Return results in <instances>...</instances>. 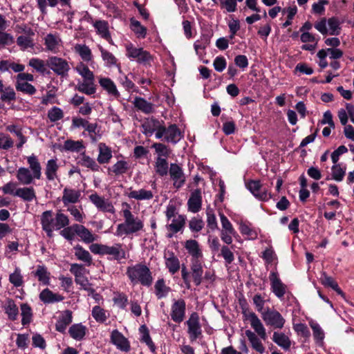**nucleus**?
Listing matches in <instances>:
<instances>
[{"mask_svg":"<svg viewBox=\"0 0 354 354\" xmlns=\"http://www.w3.org/2000/svg\"><path fill=\"white\" fill-rule=\"evenodd\" d=\"M33 36L20 35L17 39V44L21 50H26L29 48H33L35 43L32 39Z\"/></svg>","mask_w":354,"mask_h":354,"instance_id":"49530a36","label":"nucleus"},{"mask_svg":"<svg viewBox=\"0 0 354 354\" xmlns=\"http://www.w3.org/2000/svg\"><path fill=\"white\" fill-rule=\"evenodd\" d=\"M46 64L57 75L66 77L70 71L68 62L59 57L51 56L47 59Z\"/></svg>","mask_w":354,"mask_h":354,"instance_id":"1a4fd4ad","label":"nucleus"},{"mask_svg":"<svg viewBox=\"0 0 354 354\" xmlns=\"http://www.w3.org/2000/svg\"><path fill=\"white\" fill-rule=\"evenodd\" d=\"M86 328L81 324H76L72 325L68 333L70 335L76 340H80L83 339L86 334Z\"/></svg>","mask_w":354,"mask_h":354,"instance_id":"ea45409f","label":"nucleus"},{"mask_svg":"<svg viewBox=\"0 0 354 354\" xmlns=\"http://www.w3.org/2000/svg\"><path fill=\"white\" fill-rule=\"evenodd\" d=\"M91 252L95 254L109 255L118 261L126 259L129 257L128 252L125 250L122 243H118L113 245H107L100 243H92L89 246Z\"/></svg>","mask_w":354,"mask_h":354,"instance_id":"7ed1b4c3","label":"nucleus"},{"mask_svg":"<svg viewBox=\"0 0 354 354\" xmlns=\"http://www.w3.org/2000/svg\"><path fill=\"white\" fill-rule=\"evenodd\" d=\"M155 170L160 176H165L168 172V163L167 159L156 158L155 162Z\"/></svg>","mask_w":354,"mask_h":354,"instance_id":"5fc2aeb1","label":"nucleus"},{"mask_svg":"<svg viewBox=\"0 0 354 354\" xmlns=\"http://www.w3.org/2000/svg\"><path fill=\"white\" fill-rule=\"evenodd\" d=\"M321 281L322 284L325 286L330 287L339 295L342 294V291L339 288L337 282L331 277L327 275L325 272L322 274Z\"/></svg>","mask_w":354,"mask_h":354,"instance_id":"864d4df0","label":"nucleus"},{"mask_svg":"<svg viewBox=\"0 0 354 354\" xmlns=\"http://www.w3.org/2000/svg\"><path fill=\"white\" fill-rule=\"evenodd\" d=\"M39 299L44 303L50 304L61 301L64 299V297L59 294L53 293L48 288H46L40 292Z\"/></svg>","mask_w":354,"mask_h":354,"instance_id":"f704fd0d","label":"nucleus"},{"mask_svg":"<svg viewBox=\"0 0 354 354\" xmlns=\"http://www.w3.org/2000/svg\"><path fill=\"white\" fill-rule=\"evenodd\" d=\"M111 342L122 351L128 352L130 344L128 339L118 330H113L111 335Z\"/></svg>","mask_w":354,"mask_h":354,"instance_id":"6ab92c4d","label":"nucleus"},{"mask_svg":"<svg viewBox=\"0 0 354 354\" xmlns=\"http://www.w3.org/2000/svg\"><path fill=\"white\" fill-rule=\"evenodd\" d=\"M42 229L46 232L48 237L53 236V231L55 230V218H53L51 211L44 212L41 218Z\"/></svg>","mask_w":354,"mask_h":354,"instance_id":"412c9836","label":"nucleus"},{"mask_svg":"<svg viewBox=\"0 0 354 354\" xmlns=\"http://www.w3.org/2000/svg\"><path fill=\"white\" fill-rule=\"evenodd\" d=\"M80 196V190L66 187L63 192L62 201L65 205L76 203L79 201Z\"/></svg>","mask_w":354,"mask_h":354,"instance_id":"473e14b6","label":"nucleus"},{"mask_svg":"<svg viewBox=\"0 0 354 354\" xmlns=\"http://www.w3.org/2000/svg\"><path fill=\"white\" fill-rule=\"evenodd\" d=\"M152 147L158 155L157 158H160L161 159L167 158L169 154V149L165 145L161 143H155Z\"/></svg>","mask_w":354,"mask_h":354,"instance_id":"052dcab7","label":"nucleus"},{"mask_svg":"<svg viewBox=\"0 0 354 354\" xmlns=\"http://www.w3.org/2000/svg\"><path fill=\"white\" fill-rule=\"evenodd\" d=\"M130 28L138 38H145L147 35V28L135 19H131Z\"/></svg>","mask_w":354,"mask_h":354,"instance_id":"37998d69","label":"nucleus"},{"mask_svg":"<svg viewBox=\"0 0 354 354\" xmlns=\"http://www.w3.org/2000/svg\"><path fill=\"white\" fill-rule=\"evenodd\" d=\"M91 315L98 323H104L109 316V314L100 306H95L93 308Z\"/></svg>","mask_w":354,"mask_h":354,"instance_id":"a18cd8bd","label":"nucleus"},{"mask_svg":"<svg viewBox=\"0 0 354 354\" xmlns=\"http://www.w3.org/2000/svg\"><path fill=\"white\" fill-rule=\"evenodd\" d=\"M74 254L77 259L84 263V266H90L93 263V258L89 252L80 245L73 248Z\"/></svg>","mask_w":354,"mask_h":354,"instance_id":"7c9ffc66","label":"nucleus"},{"mask_svg":"<svg viewBox=\"0 0 354 354\" xmlns=\"http://www.w3.org/2000/svg\"><path fill=\"white\" fill-rule=\"evenodd\" d=\"M74 232L86 243H91L97 239V236L92 234L84 225L75 224L73 225Z\"/></svg>","mask_w":354,"mask_h":354,"instance_id":"b1692460","label":"nucleus"},{"mask_svg":"<svg viewBox=\"0 0 354 354\" xmlns=\"http://www.w3.org/2000/svg\"><path fill=\"white\" fill-rule=\"evenodd\" d=\"M28 65L39 73H44L46 69L44 61L39 58H31Z\"/></svg>","mask_w":354,"mask_h":354,"instance_id":"338daca9","label":"nucleus"},{"mask_svg":"<svg viewBox=\"0 0 354 354\" xmlns=\"http://www.w3.org/2000/svg\"><path fill=\"white\" fill-rule=\"evenodd\" d=\"M72 312L66 310L62 313L56 322L55 328L57 331L64 333L66 327L72 322Z\"/></svg>","mask_w":354,"mask_h":354,"instance_id":"2f4dec72","label":"nucleus"},{"mask_svg":"<svg viewBox=\"0 0 354 354\" xmlns=\"http://www.w3.org/2000/svg\"><path fill=\"white\" fill-rule=\"evenodd\" d=\"M9 281L15 287H19L23 285V276L19 268H16L14 272L10 274Z\"/></svg>","mask_w":354,"mask_h":354,"instance_id":"4d7b16f0","label":"nucleus"},{"mask_svg":"<svg viewBox=\"0 0 354 354\" xmlns=\"http://www.w3.org/2000/svg\"><path fill=\"white\" fill-rule=\"evenodd\" d=\"M191 273L193 281L196 286L202 283L203 269L201 260H191Z\"/></svg>","mask_w":354,"mask_h":354,"instance_id":"bb28decb","label":"nucleus"},{"mask_svg":"<svg viewBox=\"0 0 354 354\" xmlns=\"http://www.w3.org/2000/svg\"><path fill=\"white\" fill-rule=\"evenodd\" d=\"M99 154L97 156V161L100 164H104L109 162L112 158V151L111 149L104 143H100L98 145Z\"/></svg>","mask_w":354,"mask_h":354,"instance_id":"c9c22d12","label":"nucleus"},{"mask_svg":"<svg viewBox=\"0 0 354 354\" xmlns=\"http://www.w3.org/2000/svg\"><path fill=\"white\" fill-rule=\"evenodd\" d=\"M89 199L98 210L112 214L115 212L113 204L108 199L99 196L96 193L91 194Z\"/></svg>","mask_w":354,"mask_h":354,"instance_id":"dca6fc26","label":"nucleus"},{"mask_svg":"<svg viewBox=\"0 0 354 354\" xmlns=\"http://www.w3.org/2000/svg\"><path fill=\"white\" fill-rule=\"evenodd\" d=\"M34 77L30 73H19L16 77V89L18 91H21L29 95L35 93L36 88L28 82H32Z\"/></svg>","mask_w":354,"mask_h":354,"instance_id":"9b49d317","label":"nucleus"},{"mask_svg":"<svg viewBox=\"0 0 354 354\" xmlns=\"http://www.w3.org/2000/svg\"><path fill=\"white\" fill-rule=\"evenodd\" d=\"M99 84L109 95L115 98L120 96V93L117 89L115 84L109 77H100Z\"/></svg>","mask_w":354,"mask_h":354,"instance_id":"a878e982","label":"nucleus"},{"mask_svg":"<svg viewBox=\"0 0 354 354\" xmlns=\"http://www.w3.org/2000/svg\"><path fill=\"white\" fill-rule=\"evenodd\" d=\"M143 133L147 136H151L156 132V138L157 139L162 138L163 137V123L154 118L147 119L142 125Z\"/></svg>","mask_w":354,"mask_h":354,"instance_id":"f8f14e48","label":"nucleus"},{"mask_svg":"<svg viewBox=\"0 0 354 354\" xmlns=\"http://www.w3.org/2000/svg\"><path fill=\"white\" fill-rule=\"evenodd\" d=\"M69 224V219L68 216L61 212L56 214L55 217V230H60L63 227L68 226Z\"/></svg>","mask_w":354,"mask_h":354,"instance_id":"13d9d810","label":"nucleus"},{"mask_svg":"<svg viewBox=\"0 0 354 354\" xmlns=\"http://www.w3.org/2000/svg\"><path fill=\"white\" fill-rule=\"evenodd\" d=\"M188 333L192 341L196 340L201 335V328L199 323V317L196 313L191 314L187 321Z\"/></svg>","mask_w":354,"mask_h":354,"instance_id":"f3484780","label":"nucleus"},{"mask_svg":"<svg viewBox=\"0 0 354 354\" xmlns=\"http://www.w3.org/2000/svg\"><path fill=\"white\" fill-rule=\"evenodd\" d=\"M269 279L273 293L278 298H282L286 292L287 286L283 283L279 278L277 272H272L270 274Z\"/></svg>","mask_w":354,"mask_h":354,"instance_id":"a211bd4d","label":"nucleus"},{"mask_svg":"<svg viewBox=\"0 0 354 354\" xmlns=\"http://www.w3.org/2000/svg\"><path fill=\"white\" fill-rule=\"evenodd\" d=\"M128 196L138 201L149 200L153 196V193L149 190L141 189L139 190H131L128 194Z\"/></svg>","mask_w":354,"mask_h":354,"instance_id":"79ce46f5","label":"nucleus"},{"mask_svg":"<svg viewBox=\"0 0 354 354\" xmlns=\"http://www.w3.org/2000/svg\"><path fill=\"white\" fill-rule=\"evenodd\" d=\"M43 41L46 50L52 53H59L64 46L60 35L56 32L47 33Z\"/></svg>","mask_w":354,"mask_h":354,"instance_id":"9d476101","label":"nucleus"},{"mask_svg":"<svg viewBox=\"0 0 354 354\" xmlns=\"http://www.w3.org/2000/svg\"><path fill=\"white\" fill-rule=\"evenodd\" d=\"M48 117L51 122H56L64 117V113L60 108L54 106L48 111Z\"/></svg>","mask_w":354,"mask_h":354,"instance_id":"774afa93","label":"nucleus"},{"mask_svg":"<svg viewBox=\"0 0 354 354\" xmlns=\"http://www.w3.org/2000/svg\"><path fill=\"white\" fill-rule=\"evenodd\" d=\"M245 319H248L254 329V332L250 330H245V335L247 336L252 348L257 352L262 354L265 352V347L263 345L261 339L266 340L267 339V334L265 327L263 326L261 321L258 316L253 312L244 313Z\"/></svg>","mask_w":354,"mask_h":354,"instance_id":"f257e3e1","label":"nucleus"},{"mask_svg":"<svg viewBox=\"0 0 354 354\" xmlns=\"http://www.w3.org/2000/svg\"><path fill=\"white\" fill-rule=\"evenodd\" d=\"M315 28L322 35H338L340 33V22L335 17L329 18L328 20L322 19L315 24Z\"/></svg>","mask_w":354,"mask_h":354,"instance_id":"0eeeda50","label":"nucleus"},{"mask_svg":"<svg viewBox=\"0 0 354 354\" xmlns=\"http://www.w3.org/2000/svg\"><path fill=\"white\" fill-rule=\"evenodd\" d=\"M128 167V162L121 160H118L111 168H109V171L115 175H121L126 172Z\"/></svg>","mask_w":354,"mask_h":354,"instance_id":"6e6d98bb","label":"nucleus"},{"mask_svg":"<svg viewBox=\"0 0 354 354\" xmlns=\"http://www.w3.org/2000/svg\"><path fill=\"white\" fill-rule=\"evenodd\" d=\"M99 50L101 53V57L104 62L105 66L109 68L116 66L118 72L122 73L121 66L118 64V59L116 57L111 53L105 50L102 46H99Z\"/></svg>","mask_w":354,"mask_h":354,"instance_id":"c85d7f7f","label":"nucleus"},{"mask_svg":"<svg viewBox=\"0 0 354 354\" xmlns=\"http://www.w3.org/2000/svg\"><path fill=\"white\" fill-rule=\"evenodd\" d=\"M234 247V245H232L231 248H230L227 245H223L221 248V255L223 257V258L225 260V262L227 264L232 263L233 262V261L234 260V254H233L232 251L231 250V249H233Z\"/></svg>","mask_w":354,"mask_h":354,"instance_id":"bf43d9fd","label":"nucleus"},{"mask_svg":"<svg viewBox=\"0 0 354 354\" xmlns=\"http://www.w3.org/2000/svg\"><path fill=\"white\" fill-rule=\"evenodd\" d=\"M166 268L169 272L174 274L180 269V261L178 257L171 251L165 252L164 254Z\"/></svg>","mask_w":354,"mask_h":354,"instance_id":"5701e85b","label":"nucleus"},{"mask_svg":"<svg viewBox=\"0 0 354 354\" xmlns=\"http://www.w3.org/2000/svg\"><path fill=\"white\" fill-rule=\"evenodd\" d=\"M204 227V222L199 217H193L189 221V228L193 232H200Z\"/></svg>","mask_w":354,"mask_h":354,"instance_id":"680f3d73","label":"nucleus"},{"mask_svg":"<svg viewBox=\"0 0 354 354\" xmlns=\"http://www.w3.org/2000/svg\"><path fill=\"white\" fill-rule=\"evenodd\" d=\"M6 130L14 133L19 139V142L17 145V148H21L27 141L26 138L23 135L21 129L15 124H10L6 127Z\"/></svg>","mask_w":354,"mask_h":354,"instance_id":"c03bdc74","label":"nucleus"},{"mask_svg":"<svg viewBox=\"0 0 354 354\" xmlns=\"http://www.w3.org/2000/svg\"><path fill=\"white\" fill-rule=\"evenodd\" d=\"M209 43V39L206 37H201V39L196 40L194 44L196 53L200 57L203 56Z\"/></svg>","mask_w":354,"mask_h":354,"instance_id":"603ef678","label":"nucleus"},{"mask_svg":"<svg viewBox=\"0 0 354 354\" xmlns=\"http://www.w3.org/2000/svg\"><path fill=\"white\" fill-rule=\"evenodd\" d=\"M69 270L74 275L75 281L77 284L88 292H93L91 283H89L88 278L86 277L88 271L84 266L79 263H72Z\"/></svg>","mask_w":354,"mask_h":354,"instance_id":"423d86ee","label":"nucleus"},{"mask_svg":"<svg viewBox=\"0 0 354 354\" xmlns=\"http://www.w3.org/2000/svg\"><path fill=\"white\" fill-rule=\"evenodd\" d=\"M247 189L257 198L266 201L269 198L265 187H263L259 180L249 178L245 180Z\"/></svg>","mask_w":354,"mask_h":354,"instance_id":"ddd939ff","label":"nucleus"},{"mask_svg":"<svg viewBox=\"0 0 354 354\" xmlns=\"http://www.w3.org/2000/svg\"><path fill=\"white\" fill-rule=\"evenodd\" d=\"M123 205H125L127 208L122 209L124 222L117 225L115 233L117 236L136 234L142 230L144 227L143 221L131 213L129 205L124 203Z\"/></svg>","mask_w":354,"mask_h":354,"instance_id":"f03ea898","label":"nucleus"},{"mask_svg":"<svg viewBox=\"0 0 354 354\" xmlns=\"http://www.w3.org/2000/svg\"><path fill=\"white\" fill-rule=\"evenodd\" d=\"M75 71L82 77V79L95 78L93 71L84 62H79L75 68Z\"/></svg>","mask_w":354,"mask_h":354,"instance_id":"de8ad7c7","label":"nucleus"},{"mask_svg":"<svg viewBox=\"0 0 354 354\" xmlns=\"http://www.w3.org/2000/svg\"><path fill=\"white\" fill-rule=\"evenodd\" d=\"M184 247L188 254L191 255L192 260H201L203 258V252L198 241L189 239L185 242Z\"/></svg>","mask_w":354,"mask_h":354,"instance_id":"393cba45","label":"nucleus"},{"mask_svg":"<svg viewBox=\"0 0 354 354\" xmlns=\"http://www.w3.org/2000/svg\"><path fill=\"white\" fill-rule=\"evenodd\" d=\"M338 118L342 125H346L348 120V117L351 121L354 123V106L351 104L346 103V109H340L338 111Z\"/></svg>","mask_w":354,"mask_h":354,"instance_id":"c756f323","label":"nucleus"},{"mask_svg":"<svg viewBox=\"0 0 354 354\" xmlns=\"http://www.w3.org/2000/svg\"><path fill=\"white\" fill-rule=\"evenodd\" d=\"M34 276L37 277L38 281L44 285H48L50 283V273L47 270V268L43 266H38L37 270L34 272Z\"/></svg>","mask_w":354,"mask_h":354,"instance_id":"a19ab883","label":"nucleus"},{"mask_svg":"<svg viewBox=\"0 0 354 354\" xmlns=\"http://www.w3.org/2000/svg\"><path fill=\"white\" fill-rule=\"evenodd\" d=\"M170 221L171 223L166 225V228L169 232L167 237L169 239L172 238L175 234L183 232L186 223V216L178 215Z\"/></svg>","mask_w":354,"mask_h":354,"instance_id":"2eb2a0df","label":"nucleus"},{"mask_svg":"<svg viewBox=\"0 0 354 354\" xmlns=\"http://www.w3.org/2000/svg\"><path fill=\"white\" fill-rule=\"evenodd\" d=\"M272 341L284 350H288L291 346L290 338L283 333L274 332Z\"/></svg>","mask_w":354,"mask_h":354,"instance_id":"e433bc0d","label":"nucleus"},{"mask_svg":"<svg viewBox=\"0 0 354 354\" xmlns=\"http://www.w3.org/2000/svg\"><path fill=\"white\" fill-rule=\"evenodd\" d=\"M6 313L10 320L17 319L19 314L18 307L12 299H8L3 306Z\"/></svg>","mask_w":354,"mask_h":354,"instance_id":"4c0bfd02","label":"nucleus"},{"mask_svg":"<svg viewBox=\"0 0 354 354\" xmlns=\"http://www.w3.org/2000/svg\"><path fill=\"white\" fill-rule=\"evenodd\" d=\"M127 274L133 284L140 283L142 286H150L153 281L149 268L144 264L138 263L128 267Z\"/></svg>","mask_w":354,"mask_h":354,"instance_id":"20e7f679","label":"nucleus"},{"mask_svg":"<svg viewBox=\"0 0 354 354\" xmlns=\"http://www.w3.org/2000/svg\"><path fill=\"white\" fill-rule=\"evenodd\" d=\"M133 104L137 109L145 113H150L153 112V104L145 100L144 98L136 97Z\"/></svg>","mask_w":354,"mask_h":354,"instance_id":"58836bf2","label":"nucleus"},{"mask_svg":"<svg viewBox=\"0 0 354 354\" xmlns=\"http://www.w3.org/2000/svg\"><path fill=\"white\" fill-rule=\"evenodd\" d=\"M202 205V196L201 192L200 189L194 190L187 202L188 209L189 211L196 213L200 211L201 209Z\"/></svg>","mask_w":354,"mask_h":354,"instance_id":"cd10ccee","label":"nucleus"},{"mask_svg":"<svg viewBox=\"0 0 354 354\" xmlns=\"http://www.w3.org/2000/svg\"><path fill=\"white\" fill-rule=\"evenodd\" d=\"M94 27L96 28L101 37L107 39L109 37L107 23L104 21H97L95 23Z\"/></svg>","mask_w":354,"mask_h":354,"instance_id":"0e129e2a","label":"nucleus"},{"mask_svg":"<svg viewBox=\"0 0 354 354\" xmlns=\"http://www.w3.org/2000/svg\"><path fill=\"white\" fill-rule=\"evenodd\" d=\"M83 148L82 142L68 140L64 144V149L70 151H80Z\"/></svg>","mask_w":354,"mask_h":354,"instance_id":"69168bd1","label":"nucleus"},{"mask_svg":"<svg viewBox=\"0 0 354 354\" xmlns=\"http://www.w3.org/2000/svg\"><path fill=\"white\" fill-rule=\"evenodd\" d=\"M75 89L88 95H93L95 93L97 89L95 84V78L78 80L75 85Z\"/></svg>","mask_w":354,"mask_h":354,"instance_id":"aec40b11","label":"nucleus"},{"mask_svg":"<svg viewBox=\"0 0 354 354\" xmlns=\"http://www.w3.org/2000/svg\"><path fill=\"white\" fill-rule=\"evenodd\" d=\"M125 48L127 56L129 58L136 59L140 64L151 66L154 62V57L142 48H136L131 43H128L125 44Z\"/></svg>","mask_w":354,"mask_h":354,"instance_id":"39448f33","label":"nucleus"},{"mask_svg":"<svg viewBox=\"0 0 354 354\" xmlns=\"http://www.w3.org/2000/svg\"><path fill=\"white\" fill-rule=\"evenodd\" d=\"M262 319L267 326L274 329H281L286 322L283 316L276 310L268 308L261 315Z\"/></svg>","mask_w":354,"mask_h":354,"instance_id":"6e6552de","label":"nucleus"},{"mask_svg":"<svg viewBox=\"0 0 354 354\" xmlns=\"http://www.w3.org/2000/svg\"><path fill=\"white\" fill-rule=\"evenodd\" d=\"M186 304L183 299H174L171 306V318L176 322L180 323L185 317Z\"/></svg>","mask_w":354,"mask_h":354,"instance_id":"4468645a","label":"nucleus"},{"mask_svg":"<svg viewBox=\"0 0 354 354\" xmlns=\"http://www.w3.org/2000/svg\"><path fill=\"white\" fill-rule=\"evenodd\" d=\"M164 139L169 142L176 143L183 138L181 131L176 124H171L167 129L163 126Z\"/></svg>","mask_w":354,"mask_h":354,"instance_id":"4be33fe9","label":"nucleus"},{"mask_svg":"<svg viewBox=\"0 0 354 354\" xmlns=\"http://www.w3.org/2000/svg\"><path fill=\"white\" fill-rule=\"evenodd\" d=\"M21 315L22 317L21 324L26 326L32 321V313L30 306L28 304H22L21 305Z\"/></svg>","mask_w":354,"mask_h":354,"instance_id":"8fccbe9b","label":"nucleus"},{"mask_svg":"<svg viewBox=\"0 0 354 354\" xmlns=\"http://www.w3.org/2000/svg\"><path fill=\"white\" fill-rule=\"evenodd\" d=\"M74 51L81 57L82 61L90 62L93 61V54L91 50L85 44H76L74 46Z\"/></svg>","mask_w":354,"mask_h":354,"instance_id":"72a5a7b5","label":"nucleus"},{"mask_svg":"<svg viewBox=\"0 0 354 354\" xmlns=\"http://www.w3.org/2000/svg\"><path fill=\"white\" fill-rule=\"evenodd\" d=\"M15 194L16 196L20 197L26 201H32L36 198L35 191L32 187L19 188Z\"/></svg>","mask_w":354,"mask_h":354,"instance_id":"09e8293b","label":"nucleus"},{"mask_svg":"<svg viewBox=\"0 0 354 354\" xmlns=\"http://www.w3.org/2000/svg\"><path fill=\"white\" fill-rule=\"evenodd\" d=\"M154 288L156 296L158 299L165 297L170 291V288L165 285L163 279H158L156 281Z\"/></svg>","mask_w":354,"mask_h":354,"instance_id":"3c124183","label":"nucleus"},{"mask_svg":"<svg viewBox=\"0 0 354 354\" xmlns=\"http://www.w3.org/2000/svg\"><path fill=\"white\" fill-rule=\"evenodd\" d=\"M28 162L30 165L31 170L33 172L35 177H40L41 176V167L37 159L34 156L28 158Z\"/></svg>","mask_w":354,"mask_h":354,"instance_id":"e2e57ef3","label":"nucleus"}]
</instances>
